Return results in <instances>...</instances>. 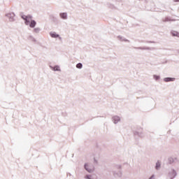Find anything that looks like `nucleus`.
<instances>
[{"mask_svg": "<svg viewBox=\"0 0 179 179\" xmlns=\"http://www.w3.org/2000/svg\"><path fill=\"white\" fill-rule=\"evenodd\" d=\"M22 18L24 20H25V24L27 25V24H29V23H30V20L31 19V16H30V15H28V16L22 15Z\"/></svg>", "mask_w": 179, "mask_h": 179, "instance_id": "f257e3e1", "label": "nucleus"}, {"mask_svg": "<svg viewBox=\"0 0 179 179\" xmlns=\"http://www.w3.org/2000/svg\"><path fill=\"white\" fill-rule=\"evenodd\" d=\"M177 160V158H173V157H170L169 159V164H173V163H176V161Z\"/></svg>", "mask_w": 179, "mask_h": 179, "instance_id": "f03ea898", "label": "nucleus"}, {"mask_svg": "<svg viewBox=\"0 0 179 179\" xmlns=\"http://www.w3.org/2000/svg\"><path fill=\"white\" fill-rule=\"evenodd\" d=\"M29 20H30V22H29V23H30L29 27H36V21L32 20L31 18Z\"/></svg>", "mask_w": 179, "mask_h": 179, "instance_id": "7ed1b4c3", "label": "nucleus"}, {"mask_svg": "<svg viewBox=\"0 0 179 179\" xmlns=\"http://www.w3.org/2000/svg\"><path fill=\"white\" fill-rule=\"evenodd\" d=\"M173 80H176V78H164V82H173Z\"/></svg>", "mask_w": 179, "mask_h": 179, "instance_id": "20e7f679", "label": "nucleus"}, {"mask_svg": "<svg viewBox=\"0 0 179 179\" xmlns=\"http://www.w3.org/2000/svg\"><path fill=\"white\" fill-rule=\"evenodd\" d=\"M50 36L53 38H57L59 37V35L57 34V33H55V32L51 33Z\"/></svg>", "mask_w": 179, "mask_h": 179, "instance_id": "39448f33", "label": "nucleus"}, {"mask_svg": "<svg viewBox=\"0 0 179 179\" xmlns=\"http://www.w3.org/2000/svg\"><path fill=\"white\" fill-rule=\"evenodd\" d=\"M66 13H63L60 14V17H62V19H66Z\"/></svg>", "mask_w": 179, "mask_h": 179, "instance_id": "423d86ee", "label": "nucleus"}, {"mask_svg": "<svg viewBox=\"0 0 179 179\" xmlns=\"http://www.w3.org/2000/svg\"><path fill=\"white\" fill-rule=\"evenodd\" d=\"M85 168L87 170V171H88L89 173H92V170H89V165L85 164Z\"/></svg>", "mask_w": 179, "mask_h": 179, "instance_id": "0eeeda50", "label": "nucleus"}, {"mask_svg": "<svg viewBox=\"0 0 179 179\" xmlns=\"http://www.w3.org/2000/svg\"><path fill=\"white\" fill-rule=\"evenodd\" d=\"M82 66H83L82 65L81 63H78L77 65H76V68H78V69H82Z\"/></svg>", "mask_w": 179, "mask_h": 179, "instance_id": "6e6552de", "label": "nucleus"}, {"mask_svg": "<svg viewBox=\"0 0 179 179\" xmlns=\"http://www.w3.org/2000/svg\"><path fill=\"white\" fill-rule=\"evenodd\" d=\"M160 169V162H157L156 164V169L159 170Z\"/></svg>", "mask_w": 179, "mask_h": 179, "instance_id": "1a4fd4ad", "label": "nucleus"}, {"mask_svg": "<svg viewBox=\"0 0 179 179\" xmlns=\"http://www.w3.org/2000/svg\"><path fill=\"white\" fill-rule=\"evenodd\" d=\"M172 34H173V36L179 37V33L178 32L174 31V32L172 33Z\"/></svg>", "mask_w": 179, "mask_h": 179, "instance_id": "9d476101", "label": "nucleus"}, {"mask_svg": "<svg viewBox=\"0 0 179 179\" xmlns=\"http://www.w3.org/2000/svg\"><path fill=\"white\" fill-rule=\"evenodd\" d=\"M53 71H60L59 66H55L53 68Z\"/></svg>", "mask_w": 179, "mask_h": 179, "instance_id": "9b49d317", "label": "nucleus"}, {"mask_svg": "<svg viewBox=\"0 0 179 179\" xmlns=\"http://www.w3.org/2000/svg\"><path fill=\"white\" fill-rule=\"evenodd\" d=\"M154 78L155 79V80H159V79H160V76H154Z\"/></svg>", "mask_w": 179, "mask_h": 179, "instance_id": "f8f14e48", "label": "nucleus"}, {"mask_svg": "<svg viewBox=\"0 0 179 179\" xmlns=\"http://www.w3.org/2000/svg\"><path fill=\"white\" fill-rule=\"evenodd\" d=\"M114 120H117V121H120V117H114Z\"/></svg>", "mask_w": 179, "mask_h": 179, "instance_id": "ddd939ff", "label": "nucleus"}, {"mask_svg": "<svg viewBox=\"0 0 179 179\" xmlns=\"http://www.w3.org/2000/svg\"><path fill=\"white\" fill-rule=\"evenodd\" d=\"M164 22H170V20H169V18H166Z\"/></svg>", "mask_w": 179, "mask_h": 179, "instance_id": "4468645a", "label": "nucleus"}, {"mask_svg": "<svg viewBox=\"0 0 179 179\" xmlns=\"http://www.w3.org/2000/svg\"><path fill=\"white\" fill-rule=\"evenodd\" d=\"M173 176H176V172H173Z\"/></svg>", "mask_w": 179, "mask_h": 179, "instance_id": "2eb2a0df", "label": "nucleus"}, {"mask_svg": "<svg viewBox=\"0 0 179 179\" xmlns=\"http://www.w3.org/2000/svg\"><path fill=\"white\" fill-rule=\"evenodd\" d=\"M150 179H153V177H151Z\"/></svg>", "mask_w": 179, "mask_h": 179, "instance_id": "dca6fc26", "label": "nucleus"}, {"mask_svg": "<svg viewBox=\"0 0 179 179\" xmlns=\"http://www.w3.org/2000/svg\"><path fill=\"white\" fill-rule=\"evenodd\" d=\"M114 122H115V124H117V122L115 121Z\"/></svg>", "mask_w": 179, "mask_h": 179, "instance_id": "f3484780", "label": "nucleus"}]
</instances>
